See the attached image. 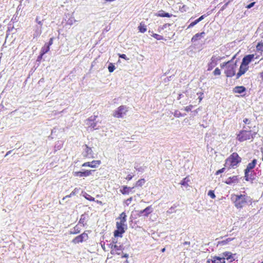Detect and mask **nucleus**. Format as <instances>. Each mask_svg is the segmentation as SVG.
I'll return each mask as SVG.
<instances>
[{"instance_id": "f257e3e1", "label": "nucleus", "mask_w": 263, "mask_h": 263, "mask_svg": "<svg viewBox=\"0 0 263 263\" xmlns=\"http://www.w3.org/2000/svg\"><path fill=\"white\" fill-rule=\"evenodd\" d=\"M231 199L237 209H242L248 202H251L250 197L244 194L234 195Z\"/></svg>"}, {"instance_id": "f03ea898", "label": "nucleus", "mask_w": 263, "mask_h": 263, "mask_svg": "<svg viewBox=\"0 0 263 263\" xmlns=\"http://www.w3.org/2000/svg\"><path fill=\"white\" fill-rule=\"evenodd\" d=\"M241 162V158L236 153H233L225 161L224 166L235 168Z\"/></svg>"}, {"instance_id": "7ed1b4c3", "label": "nucleus", "mask_w": 263, "mask_h": 263, "mask_svg": "<svg viewBox=\"0 0 263 263\" xmlns=\"http://www.w3.org/2000/svg\"><path fill=\"white\" fill-rule=\"evenodd\" d=\"M236 55H234L231 59V63H230L224 69V73L227 77L231 78L235 75L237 68V61H234Z\"/></svg>"}, {"instance_id": "20e7f679", "label": "nucleus", "mask_w": 263, "mask_h": 263, "mask_svg": "<svg viewBox=\"0 0 263 263\" xmlns=\"http://www.w3.org/2000/svg\"><path fill=\"white\" fill-rule=\"evenodd\" d=\"M250 127L244 126L243 129L237 135L236 139L239 142H243L250 139L249 130Z\"/></svg>"}, {"instance_id": "39448f33", "label": "nucleus", "mask_w": 263, "mask_h": 263, "mask_svg": "<svg viewBox=\"0 0 263 263\" xmlns=\"http://www.w3.org/2000/svg\"><path fill=\"white\" fill-rule=\"evenodd\" d=\"M116 228L117 230H116L114 232L115 237H122L123 236V234L127 229V226L124 222L117 221L116 222Z\"/></svg>"}, {"instance_id": "423d86ee", "label": "nucleus", "mask_w": 263, "mask_h": 263, "mask_svg": "<svg viewBox=\"0 0 263 263\" xmlns=\"http://www.w3.org/2000/svg\"><path fill=\"white\" fill-rule=\"evenodd\" d=\"M261 173V171L257 168L255 170H250L249 171H244L245 176L244 178L247 181H250L253 183V181L255 180L256 175Z\"/></svg>"}, {"instance_id": "0eeeda50", "label": "nucleus", "mask_w": 263, "mask_h": 263, "mask_svg": "<svg viewBox=\"0 0 263 263\" xmlns=\"http://www.w3.org/2000/svg\"><path fill=\"white\" fill-rule=\"evenodd\" d=\"M127 111L128 108L126 106L121 105L114 111L112 115L114 117L117 118H122Z\"/></svg>"}, {"instance_id": "6e6552de", "label": "nucleus", "mask_w": 263, "mask_h": 263, "mask_svg": "<svg viewBox=\"0 0 263 263\" xmlns=\"http://www.w3.org/2000/svg\"><path fill=\"white\" fill-rule=\"evenodd\" d=\"M97 116H93L89 117L86 121V124L88 125V128L91 130L98 129L97 127V122L96 121Z\"/></svg>"}, {"instance_id": "1a4fd4ad", "label": "nucleus", "mask_w": 263, "mask_h": 263, "mask_svg": "<svg viewBox=\"0 0 263 263\" xmlns=\"http://www.w3.org/2000/svg\"><path fill=\"white\" fill-rule=\"evenodd\" d=\"M222 58L220 57H216L213 55L211 58L210 62L208 64V71L212 70L217 65L218 61H220Z\"/></svg>"}, {"instance_id": "9d476101", "label": "nucleus", "mask_w": 263, "mask_h": 263, "mask_svg": "<svg viewBox=\"0 0 263 263\" xmlns=\"http://www.w3.org/2000/svg\"><path fill=\"white\" fill-rule=\"evenodd\" d=\"M88 238V234L85 232H83L81 235L76 237L74 239H72V242L77 244L81 242H83L84 241H86Z\"/></svg>"}, {"instance_id": "9b49d317", "label": "nucleus", "mask_w": 263, "mask_h": 263, "mask_svg": "<svg viewBox=\"0 0 263 263\" xmlns=\"http://www.w3.org/2000/svg\"><path fill=\"white\" fill-rule=\"evenodd\" d=\"M95 171V170H84L83 171L75 172L73 175L74 176L79 177H88Z\"/></svg>"}, {"instance_id": "f8f14e48", "label": "nucleus", "mask_w": 263, "mask_h": 263, "mask_svg": "<svg viewBox=\"0 0 263 263\" xmlns=\"http://www.w3.org/2000/svg\"><path fill=\"white\" fill-rule=\"evenodd\" d=\"M153 212L152 206H148L143 210L138 211L137 214L139 216H144L147 217Z\"/></svg>"}, {"instance_id": "ddd939ff", "label": "nucleus", "mask_w": 263, "mask_h": 263, "mask_svg": "<svg viewBox=\"0 0 263 263\" xmlns=\"http://www.w3.org/2000/svg\"><path fill=\"white\" fill-rule=\"evenodd\" d=\"M254 59V54L247 55L243 58L241 64L244 65L246 67H248V65L249 64V63H251L252 61H253Z\"/></svg>"}, {"instance_id": "4468645a", "label": "nucleus", "mask_w": 263, "mask_h": 263, "mask_svg": "<svg viewBox=\"0 0 263 263\" xmlns=\"http://www.w3.org/2000/svg\"><path fill=\"white\" fill-rule=\"evenodd\" d=\"M101 162L100 160H93L91 162H85L82 164V166L86 167L88 166L91 168H96L101 164Z\"/></svg>"}, {"instance_id": "2eb2a0df", "label": "nucleus", "mask_w": 263, "mask_h": 263, "mask_svg": "<svg viewBox=\"0 0 263 263\" xmlns=\"http://www.w3.org/2000/svg\"><path fill=\"white\" fill-rule=\"evenodd\" d=\"M85 146V149H84V152H85V154H84V157H87V158H94V153L91 149V148H90V147H89L87 145L85 144L84 145Z\"/></svg>"}, {"instance_id": "dca6fc26", "label": "nucleus", "mask_w": 263, "mask_h": 263, "mask_svg": "<svg viewBox=\"0 0 263 263\" xmlns=\"http://www.w3.org/2000/svg\"><path fill=\"white\" fill-rule=\"evenodd\" d=\"M42 32V27L40 26L35 25L33 30V38L39 37Z\"/></svg>"}, {"instance_id": "f3484780", "label": "nucleus", "mask_w": 263, "mask_h": 263, "mask_svg": "<svg viewBox=\"0 0 263 263\" xmlns=\"http://www.w3.org/2000/svg\"><path fill=\"white\" fill-rule=\"evenodd\" d=\"M257 160L256 159H253L251 162H249L247 165L244 171H249L250 170H254V168L255 167L257 164Z\"/></svg>"}, {"instance_id": "a211bd4d", "label": "nucleus", "mask_w": 263, "mask_h": 263, "mask_svg": "<svg viewBox=\"0 0 263 263\" xmlns=\"http://www.w3.org/2000/svg\"><path fill=\"white\" fill-rule=\"evenodd\" d=\"M234 255H235V254H233L231 252H224L222 253L223 256L222 257H224L225 259H226L229 260L230 262H232L235 260L234 258Z\"/></svg>"}, {"instance_id": "6ab92c4d", "label": "nucleus", "mask_w": 263, "mask_h": 263, "mask_svg": "<svg viewBox=\"0 0 263 263\" xmlns=\"http://www.w3.org/2000/svg\"><path fill=\"white\" fill-rule=\"evenodd\" d=\"M64 20L66 22V24L70 26L76 22L74 17L72 16V15L69 14H67L65 15Z\"/></svg>"}, {"instance_id": "aec40b11", "label": "nucleus", "mask_w": 263, "mask_h": 263, "mask_svg": "<svg viewBox=\"0 0 263 263\" xmlns=\"http://www.w3.org/2000/svg\"><path fill=\"white\" fill-rule=\"evenodd\" d=\"M205 33L202 32L195 34L191 39V42L194 43L204 37Z\"/></svg>"}, {"instance_id": "412c9836", "label": "nucleus", "mask_w": 263, "mask_h": 263, "mask_svg": "<svg viewBox=\"0 0 263 263\" xmlns=\"http://www.w3.org/2000/svg\"><path fill=\"white\" fill-rule=\"evenodd\" d=\"M233 92L241 94L246 91V88L243 86H237L233 90Z\"/></svg>"}, {"instance_id": "4be33fe9", "label": "nucleus", "mask_w": 263, "mask_h": 263, "mask_svg": "<svg viewBox=\"0 0 263 263\" xmlns=\"http://www.w3.org/2000/svg\"><path fill=\"white\" fill-rule=\"evenodd\" d=\"M134 188V187H128L126 185H123L120 189V192L123 195H128L130 192Z\"/></svg>"}, {"instance_id": "5701e85b", "label": "nucleus", "mask_w": 263, "mask_h": 263, "mask_svg": "<svg viewBox=\"0 0 263 263\" xmlns=\"http://www.w3.org/2000/svg\"><path fill=\"white\" fill-rule=\"evenodd\" d=\"M156 15L157 16L162 17H171L173 15L172 14H170L169 13L165 12L164 11L161 10H159L158 11V12L156 14Z\"/></svg>"}, {"instance_id": "b1692460", "label": "nucleus", "mask_w": 263, "mask_h": 263, "mask_svg": "<svg viewBox=\"0 0 263 263\" xmlns=\"http://www.w3.org/2000/svg\"><path fill=\"white\" fill-rule=\"evenodd\" d=\"M224 182L227 184H231L232 183H237V176H233L232 177H230L228 178L227 179L224 181Z\"/></svg>"}, {"instance_id": "393cba45", "label": "nucleus", "mask_w": 263, "mask_h": 263, "mask_svg": "<svg viewBox=\"0 0 263 263\" xmlns=\"http://www.w3.org/2000/svg\"><path fill=\"white\" fill-rule=\"evenodd\" d=\"M212 263H226L225 258L219 256H214L212 259Z\"/></svg>"}, {"instance_id": "a878e982", "label": "nucleus", "mask_w": 263, "mask_h": 263, "mask_svg": "<svg viewBox=\"0 0 263 263\" xmlns=\"http://www.w3.org/2000/svg\"><path fill=\"white\" fill-rule=\"evenodd\" d=\"M81 228L78 226V224L76 225L74 227L70 230L69 231V234H77L80 232Z\"/></svg>"}, {"instance_id": "bb28decb", "label": "nucleus", "mask_w": 263, "mask_h": 263, "mask_svg": "<svg viewBox=\"0 0 263 263\" xmlns=\"http://www.w3.org/2000/svg\"><path fill=\"white\" fill-rule=\"evenodd\" d=\"M88 217V215L86 213H84L82 214L81 216V218L80 219V220L79 221V223L83 224V226H85L86 224V223L85 222L86 218Z\"/></svg>"}, {"instance_id": "cd10ccee", "label": "nucleus", "mask_w": 263, "mask_h": 263, "mask_svg": "<svg viewBox=\"0 0 263 263\" xmlns=\"http://www.w3.org/2000/svg\"><path fill=\"white\" fill-rule=\"evenodd\" d=\"M233 239H234V238H227L225 240H221V241H219L218 242L217 246H218V245H221V246L226 245L228 244L229 242H230V241H231L232 240H233Z\"/></svg>"}, {"instance_id": "c85d7f7f", "label": "nucleus", "mask_w": 263, "mask_h": 263, "mask_svg": "<svg viewBox=\"0 0 263 263\" xmlns=\"http://www.w3.org/2000/svg\"><path fill=\"white\" fill-rule=\"evenodd\" d=\"M139 31L141 33H144L146 31V26L144 23L141 22L138 27Z\"/></svg>"}, {"instance_id": "c756f323", "label": "nucleus", "mask_w": 263, "mask_h": 263, "mask_svg": "<svg viewBox=\"0 0 263 263\" xmlns=\"http://www.w3.org/2000/svg\"><path fill=\"white\" fill-rule=\"evenodd\" d=\"M50 50V47L48 46L46 44H44V45L42 47L41 50V52L42 53V54H46Z\"/></svg>"}, {"instance_id": "7c9ffc66", "label": "nucleus", "mask_w": 263, "mask_h": 263, "mask_svg": "<svg viewBox=\"0 0 263 263\" xmlns=\"http://www.w3.org/2000/svg\"><path fill=\"white\" fill-rule=\"evenodd\" d=\"M110 248H114L116 252H120L124 249V247L123 245H112V247Z\"/></svg>"}, {"instance_id": "2f4dec72", "label": "nucleus", "mask_w": 263, "mask_h": 263, "mask_svg": "<svg viewBox=\"0 0 263 263\" xmlns=\"http://www.w3.org/2000/svg\"><path fill=\"white\" fill-rule=\"evenodd\" d=\"M248 69L249 67H246L244 65L241 64L238 71H240L242 74H243L247 72Z\"/></svg>"}, {"instance_id": "473e14b6", "label": "nucleus", "mask_w": 263, "mask_h": 263, "mask_svg": "<svg viewBox=\"0 0 263 263\" xmlns=\"http://www.w3.org/2000/svg\"><path fill=\"white\" fill-rule=\"evenodd\" d=\"M120 219V222L125 223L126 221V215L125 212H122L118 218Z\"/></svg>"}, {"instance_id": "72a5a7b5", "label": "nucleus", "mask_w": 263, "mask_h": 263, "mask_svg": "<svg viewBox=\"0 0 263 263\" xmlns=\"http://www.w3.org/2000/svg\"><path fill=\"white\" fill-rule=\"evenodd\" d=\"M189 179L187 177L184 178L180 182V184L183 186L187 187L189 186L188 182Z\"/></svg>"}, {"instance_id": "f704fd0d", "label": "nucleus", "mask_w": 263, "mask_h": 263, "mask_svg": "<svg viewBox=\"0 0 263 263\" xmlns=\"http://www.w3.org/2000/svg\"><path fill=\"white\" fill-rule=\"evenodd\" d=\"M145 182V180L144 179H139L138 181H137L136 183L135 186L138 187V186H142L144 185V184Z\"/></svg>"}, {"instance_id": "c9c22d12", "label": "nucleus", "mask_w": 263, "mask_h": 263, "mask_svg": "<svg viewBox=\"0 0 263 263\" xmlns=\"http://www.w3.org/2000/svg\"><path fill=\"white\" fill-rule=\"evenodd\" d=\"M83 197L86 198L87 200L93 201H95V198L91 196L90 195L88 194L86 192H84L83 195Z\"/></svg>"}, {"instance_id": "e433bc0d", "label": "nucleus", "mask_w": 263, "mask_h": 263, "mask_svg": "<svg viewBox=\"0 0 263 263\" xmlns=\"http://www.w3.org/2000/svg\"><path fill=\"white\" fill-rule=\"evenodd\" d=\"M134 168L136 171L143 173L144 171V168L143 166H139L138 163H135Z\"/></svg>"}, {"instance_id": "4c0bfd02", "label": "nucleus", "mask_w": 263, "mask_h": 263, "mask_svg": "<svg viewBox=\"0 0 263 263\" xmlns=\"http://www.w3.org/2000/svg\"><path fill=\"white\" fill-rule=\"evenodd\" d=\"M115 66L112 63H110L108 66V69L109 72H112L115 69Z\"/></svg>"}, {"instance_id": "58836bf2", "label": "nucleus", "mask_w": 263, "mask_h": 263, "mask_svg": "<svg viewBox=\"0 0 263 263\" xmlns=\"http://www.w3.org/2000/svg\"><path fill=\"white\" fill-rule=\"evenodd\" d=\"M152 36L157 40H163V36L156 33H153Z\"/></svg>"}, {"instance_id": "ea45409f", "label": "nucleus", "mask_w": 263, "mask_h": 263, "mask_svg": "<svg viewBox=\"0 0 263 263\" xmlns=\"http://www.w3.org/2000/svg\"><path fill=\"white\" fill-rule=\"evenodd\" d=\"M257 132H258V131L255 132V131H252L251 130H249V133L250 134V139H254V138L255 137L256 135L257 134Z\"/></svg>"}, {"instance_id": "a19ab883", "label": "nucleus", "mask_w": 263, "mask_h": 263, "mask_svg": "<svg viewBox=\"0 0 263 263\" xmlns=\"http://www.w3.org/2000/svg\"><path fill=\"white\" fill-rule=\"evenodd\" d=\"M256 49L258 51H263V43H258L256 46Z\"/></svg>"}, {"instance_id": "79ce46f5", "label": "nucleus", "mask_w": 263, "mask_h": 263, "mask_svg": "<svg viewBox=\"0 0 263 263\" xmlns=\"http://www.w3.org/2000/svg\"><path fill=\"white\" fill-rule=\"evenodd\" d=\"M230 63H231V60L227 62H224V63L221 64L220 67L221 68H224V69H225L226 68V67L227 66V65H228Z\"/></svg>"}, {"instance_id": "37998d69", "label": "nucleus", "mask_w": 263, "mask_h": 263, "mask_svg": "<svg viewBox=\"0 0 263 263\" xmlns=\"http://www.w3.org/2000/svg\"><path fill=\"white\" fill-rule=\"evenodd\" d=\"M221 74V71L220 69L218 68H216L214 71H213V74L214 76H219Z\"/></svg>"}, {"instance_id": "c03bdc74", "label": "nucleus", "mask_w": 263, "mask_h": 263, "mask_svg": "<svg viewBox=\"0 0 263 263\" xmlns=\"http://www.w3.org/2000/svg\"><path fill=\"white\" fill-rule=\"evenodd\" d=\"M208 195L209 196H210L212 199H214L216 197L214 191L213 190H210L208 193Z\"/></svg>"}, {"instance_id": "a18cd8bd", "label": "nucleus", "mask_w": 263, "mask_h": 263, "mask_svg": "<svg viewBox=\"0 0 263 263\" xmlns=\"http://www.w3.org/2000/svg\"><path fill=\"white\" fill-rule=\"evenodd\" d=\"M210 12H208L206 14H204L200 16L197 19L198 23L203 20L207 15H210Z\"/></svg>"}, {"instance_id": "49530a36", "label": "nucleus", "mask_w": 263, "mask_h": 263, "mask_svg": "<svg viewBox=\"0 0 263 263\" xmlns=\"http://www.w3.org/2000/svg\"><path fill=\"white\" fill-rule=\"evenodd\" d=\"M80 188L76 187L71 193V195L74 196L78 194L80 191Z\"/></svg>"}, {"instance_id": "de8ad7c7", "label": "nucleus", "mask_w": 263, "mask_h": 263, "mask_svg": "<svg viewBox=\"0 0 263 263\" xmlns=\"http://www.w3.org/2000/svg\"><path fill=\"white\" fill-rule=\"evenodd\" d=\"M177 207V205L174 204L173 206H171L169 210L167 211V212L170 214H171L174 212L175 209Z\"/></svg>"}, {"instance_id": "09e8293b", "label": "nucleus", "mask_w": 263, "mask_h": 263, "mask_svg": "<svg viewBox=\"0 0 263 263\" xmlns=\"http://www.w3.org/2000/svg\"><path fill=\"white\" fill-rule=\"evenodd\" d=\"M198 23V22L197 20H195L194 22H192L188 26V28H192L194 27L195 25Z\"/></svg>"}, {"instance_id": "8fccbe9b", "label": "nucleus", "mask_w": 263, "mask_h": 263, "mask_svg": "<svg viewBox=\"0 0 263 263\" xmlns=\"http://www.w3.org/2000/svg\"><path fill=\"white\" fill-rule=\"evenodd\" d=\"M174 116L176 117H180L182 116V114L179 110H176L174 114Z\"/></svg>"}, {"instance_id": "3c124183", "label": "nucleus", "mask_w": 263, "mask_h": 263, "mask_svg": "<svg viewBox=\"0 0 263 263\" xmlns=\"http://www.w3.org/2000/svg\"><path fill=\"white\" fill-rule=\"evenodd\" d=\"M174 77V75H172L170 77H168L167 78H165V79H164L163 80V82L164 83H167L168 82H169L170 81H171L172 80V78Z\"/></svg>"}, {"instance_id": "603ef678", "label": "nucleus", "mask_w": 263, "mask_h": 263, "mask_svg": "<svg viewBox=\"0 0 263 263\" xmlns=\"http://www.w3.org/2000/svg\"><path fill=\"white\" fill-rule=\"evenodd\" d=\"M53 40H54V37H51L50 39H49V41L48 43H46L45 44L46 45H47L48 46H50L51 45H52L53 44Z\"/></svg>"}, {"instance_id": "864d4df0", "label": "nucleus", "mask_w": 263, "mask_h": 263, "mask_svg": "<svg viewBox=\"0 0 263 263\" xmlns=\"http://www.w3.org/2000/svg\"><path fill=\"white\" fill-rule=\"evenodd\" d=\"M119 57L121 59H125V60H128L129 59L127 58L126 55L125 54H119Z\"/></svg>"}, {"instance_id": "5fc2aeb1", "label": "nucleus", "mask_w": 263, "mask_h": 263, "mask_svg": "<svg viewBox=\"0 0 263 263\" xmlns=\"http://www.w3.org/2000/svg\"><path fill=\"white\" fill-rule=\"evenodd\" d=\"M111 250V251H110V253L112 255H114L115 254H117L118 255H120L121 254V252H116V251L115 250V249L114 248H110Z\"/></svg>"}, {"instance_id": "6e6d98bb", "label": "nucleus", "mask_w": 263, "mask_h": 263, "mask_svg": "<svg viewBox=\"0 0 263 263\" xmlns=\"http://www.w3.org/2000/svg\"><path fill=\"white\" fill-rule=\"evenodd\" d=\"M193 105H189V106H187L185 107V110L187 112L189 111H191L192 110V109L193 108Z\"/></svg>"}, {"instance_id": "4d7b16f0", "label": "nucleus", "mask_w": 263, "mask_h": 263, "mask_svg": "<svg viewBox=\"0 0 263 263\" xmlns=\"http://www.w3.org/2000/svg\"><path fill=\"white\" fill-rule=\"evenodd\" d=\"M226 168L225 167H223L219 170H218L216 172V175H219L222 173H223L224 171H225Z\"/></svg>"}, {"instance_id": "13d9d810", "label": "nucleus", "mask_w": 263, "mask_h": 263, "mask_svg": "<svg viewBox=\"0 0 263 263\" xmlns=\"http://www.w3.org/2000/svg\"><path fill=\"white\" fill-rule=\"evenodd\" d=\"M132 200H133V198H132V197H130V198H128V199H127L126 200H125V204H126L127 205H128L130 203V202H131V201H132Z\"/></svg>"}, {"instance_id": "bf43d9fd", "label": "nucleus", "mask_w": 263, "mask_h": 263, "mask_svg": "<svg viewBox=\"0 0 263 263\" xmlns=\"http://www.w3.org/2000/svg\"><path fill=\"white\" fill-rule=\"evenodd\" d=\"M44 55V54H42V53H41V52H40L39 55V56L37 57V60H36V61H37V62H40V61H41V60H42V58H43V56Z\"/></svg>"}, {"instance_id": "052dcab7", "label": "nucleus", "mask_w": 263, "mask_h": 263, "mask_svg": "<svg viewBox=\"0 0 263 263\" xmlns=\"http://www.w3.org/2000/svg\"><path fill=\"white\" fill-rule=\"evenodd\" d=\"M255 4V2H252L250 4H249V5H248L246 6V8L248 9H250L254 6Z\"/></svg>"}, {"instance_id": "680f3d73", "label": "nucleus", "mask_w": 263, "mask_h": 263, "mask_svg": "<svg viewBox=\"0 0 263 263\" xmlns=\"http://www.w3.org/2000/svg\"><path fill=\"white\" fill-rule=\"evenodd\" d=\"M228 2H226L224 5L221 8V9H220V11H223L228 6Z\"/></svg>"}, {"instance_id": "e2e57ef3", "label": "nucleus", "mask_w": 263, "mask_h": 263, "mask_svg": "<svg viewBox=\"0 0 263 263\" xmlns=\"http://www.w3.org/2000/svg\"><path fill=\"white\" fill-rule=\"evenodd\" d=\"M44 20L42 19L41 21H39L38 23H37L36 26H40L41 27H42V26L43 25Z\"/></svg>"}, {"instance_id": "0e129e2a", "label": "nucleus", "mask_w": 263, "mask_h": 263, "mask_svg": "<svg viewBox=\"0 0 263 263\" xmlns=\"http://www.w3.org/2000/svg\"><path fill=\"white\" fill-rule=\"evenodd\" d=\"M129 222H130V223H129L130 226L132 228H134L135 227L136 224V222H134L132 220H131Z\"/></svg>"}, {"instance_id": "69168bd1", "label": "nucleus", "mask_w": 263, "mask_h": 263, "mask_svg": "<svg viewBox=\"0 0 263 263\" xmlns=\"http://www.w3.org/2000/svg\"><path fill=\"white\" fill-rule=\"evenodd\" d=\"M171 25V24H169V23H166L165 24H164L162 27H161V29H164L165 28H166L167 27H169Z\"/></svg>"}, {"instance_id": "338daca9", "label": "nucleus", "mask_w": 263, "mask_h": 263, "mask_svg": "<svg viewBox=\"0 0 263 263\" xmlns=\"http://www.w3.org/2000/svg\"><path fill=\"white\" fill-rule=\"evenodd\" d=\"M243 122L246 124H249L250 123V121L248 119H247V118L244 119L243 120Z\"/></svg>"}, {"instance_id": "774afa93", "label": "nucleus", "mask_w": 263, "mask_h": 263, "mask_svg": "<svg viewBox=\"0 0 263 263\" xmlns=\"http://www.w3.org/2000/svg\"><path fill=\"white\" fill-rule=\"evenodd\" d=\"M133 177V176L129 174L126 177V179L127 180H130L132 179Z\"/></svg>"}]
</instances>
